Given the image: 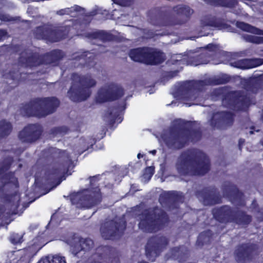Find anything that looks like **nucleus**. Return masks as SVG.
Returning a JSON list of instances; mask_svg holds the SVG:
<instances>
[{"label":"nucleus","instance_id":"33","mask_svg":"<svg viewBox=\"0 0 263 263\" xmlns=\"http://www.w3.org/2000/svg\"><path fill=\"white\" fill-rule=\"evenodd\" d=\"M6 34V32L5 30H0V40Z\"/></svg>","mask_w":263,"mask_h":263},{"label":"nucleus","instance_id":"20","mask_svg":"<svg viewBox=\"0 0 263 263\" xmlns=\"http://www.w3.org/2000/svg\"><path fill=\"white\" fill-rule=\"evenodd\" d=\"M9 240L13 244L20 243L23 241V235L22 234L13 233L10 235Z\"/></svg>","mask_w":263,"mask_h":263},{"label":"nucleus","instance_id":"38","mask_svg":"<svg viewBox=\"0 0 263 263\" xmlns=\"http://www.w3.org/2000/svg\"><path fill=\"white\" fill-rule=\"evenodd\" d=\"M227 98L223 99V101H222L223 104V105H226V104L227 103Z\"/></svg>","mask_w":263,"mask_h":263},{"label":"nucleus","instance_id":"44","mask_svg":"<svg viewBox=\"0 0 263 263\" xmlns=\"http://www.w3.org/2000/svg\"><path fill=\"white\" fill-rule=\"evenodd\" d=\"M21 62H23V57H21Z\"/></svg>","mask_w":263,"mask_h":263},{"label":"nucleus","instance_id":"48","mask_svg":"<svg viewBox=\"0 0 263 263\" xmlns=\"http://www.w3.org/2000/svg\"><path fill=\"white\" fill-rule=\"evenodd\" d=\"M139 263H147V262H144V261H143V262H139Z\"/></svg>","mask_w":263,"mask_h":263},{"label":"nucleus","instance_id":"7","mask_svg":"<svg viewBox=\"0 0 263 263\" xmlns=\"http://www.w3.org/2000/svg\"><path fill=\"white\" fill-rule=\"evenodd\" d=\"M154 212L145 211L142 215L139 223V228L144 231L148 232H155L161 228L164 217H159L153 219Z\"/></svg>","mask_w":263,"mask_h":263},{"label":"nucleus","instance_id":"26","mask_svg":"<svg viewBox=\"0 0 263 263\" xmlns=\"http://www.w3.org/2000/svg\"><path fill=\"white\" fill-rule=\"evenodd\" d=\"M249 41L252 43H263V37H257L255 36H250L249 39Z\"/></svg>","mask_w":263,"mask_h":263},{"label":"nucleus","instance_id":"37","mask_svg":"<svg viewBox=\"0 0 263 263\" xmlns=\"http://www.w3.org/2000/svg\"><path fill=\"white\" fill-rule=\"evenodd\" d=\"M204 235V234H203V233L201 234L199 236L198 240H202L203 239Z\"/></svg>","mask_w":263,"mask_h":263},{"label":"nucleus","instance_id":"9","mask_svg":"<svg viewBox=\"0 0 263 263\" xmlns=\"http://www.w3.org/2000/svg\"><path fill=\"white\" fill-rule=\"evenodd\" d=\"M42 132L40 125L33 124L25 127L19 134V138L22 142H31L36 140Z\"/></svg>","mask_w":263,"mask_h":263},{"label":"nucleus","instance_id":"30","mask_svg":"<svg viewBox=\"0 0 263 263\" xmlns=\"http://www.w3.org/2000/svg\"><path fill=\"white\" fill-rule=\"evenodd\" d=\"M206 48L209 50V51H216L219 49V47L218 45L212 44H209L206 46Z\"/></svg>","mask_w":263,"mask_h":263},{"label":"nucleus","instance_id":"11","mask_svg":"<svg viewBox=\"0 0 263 263\" xmlns=\"http://www.w3.org/2000/svg\"><path fill=\"white\" fill-rule=\"evenodd\" d=\"M161 139L165 144L170 147L180 148L183 145L182 143V140H183V138L177 135L175 132L165 133L163 134Z\"/></svg>","mask_w":263,"mask_h":263},{"label":"nucleus","instance_id":"12","mask_svg":"<svg viewBox=\"0 0 263 263\" xmlns=\"http://www.w3.org/2000/svg\"><path fill=\"white\" fill-rule=\"evenodd\" d=\"M263 64V59H245L238 61L236 66L241 69H249L261 65Z\"/></svg>","mask_w":263,"mask_h":263},{"label":"nucleus","instance_id":"45","mask_svg":"<svg viewBox=\"0 0 263 263\" xmlns=\"http://www.w3.org/2000/svg\"><path fill=\"white\" fill-rule=\"evenodd\" d=\"M229 96H230V97H231V96L233 97V96H234V95H233V94H230V95H229Z\"/></svg>","mask_w":263,"mask_h":263},{"label":"nucleus","instance_id":"5","mask_svg":"<svg viewBox=\"0 0 263 263\" xmlns=\"http://www.w3.org/2000/svg\"><path fill=\"white\" fill-rule=\"evenodd\" d=\"M122 88L114 84L105 85L101 88L96 97L97 102L103 103L113 101L123 95Z\"/></svg>","mask_w":263,"mask_h":263},{"label":"nucleus","instance_id":"25","mask_svg":"<svg viewBox=\"0 0 263 263\" xmlns=\"http://www.w3.org/2000/svg\"><path fill=\"white\" fill-rule=\"evenodd\" d=\"M233 116L231 113L225 112L223 115V120L228 123H231L233 121Z\"/></svg>","mask_w":263,"mask_h":263},{"label":"nucleus","instance_id":"3","mask_svg":"<svg viewBox=\"0 0 263 263\" xmlns=\"http://www.w3.org/2000/svg\"><path fill=\"white\" fill-rule=\"evenodd\" d=\"M73 80L76 82L79 81L80 86L78 89H76L75 84H73L68 92L69 98L73 101L86 100L91 93L89 88L96 85V80L89 75L80 78L76 74L73 75Z\"/></svg>","mask_w":263,"mask_h":263},{"label":"nucleus","instance_id":"35","mask_svg":"<svg viewBox=\"0 0 263 263\" xmlns=\"http://www.w3.org/2000/svg\"><path fill=\"white\" fill-rule=\"evenodd\" d=\"M66 10H60L59 11H58L57 12V13L60 15H63L66 13Z\"/></svg>","mask_w":263,"mask_h":263},{"label":"nucleus","instance_id":"47","mask_svg":"<svg viewBox=\"0 0 263 263\" xmlns=\"http://www.w3.org/2000/svg\"><path fill=\"white\" fill-rule=\"evenodd\" d=\"M59 52V51H54V53H57V52Z\"/></svg>","mask_w":263,"mask_h":263},{"label":"nucleus","instance_id":"17","mask_svg":"<svg viewBox=\"0 0 263 263\" xmlns=\"http://www.w3.org/2000/svg\"><path fill=\"white\" fill-rule=\"evenodd\" d=\"M242 98L239 97L237 99H233L230 101L229 105L230 106H233L234 109L236 110H243L247 107V105L242 102Z\"/></svg>","mask_w":263,"mask_h":263},{"label":"nucleus","instance_id":"10","mask_svg":"<svg viewBox=\"0 0 263 263\" xmlns=\"http://www.w3.org/2000/svg\"><path fill=\"white\" fill-rule=\"evenodd\" d=\"M167 240L165 238L163 237L160 239L153 238L150 239L146 246V254L149 260L153 261L154 258L157 255V251L159 248L163 246L166 245Z\"/></svg>","mask_w":263,"mask_h":263},{"label":"nucleus","instance_id":"23","mask_svg":"<svg viewBox=\"0 0 263 263\" xmlns=\"http://www.w3.org/2000/svg\"><path fill=\"white\" fill-rule=\"evenodd\" d=\"M179 13L188 16L192 13V10L187 6H181L177 9Z\"/></svg>","mask_w":263,"mask_h":263},{"label":"nucleus","instance_id":"31","mask_svg":"<svg viewBox=\"0 0 263 263\" xmlns=\"http://www.w3.org/2000/svg\"><path fill=\"white\" fill-rule=\"evenodd\" d=\"M57 134L59 133L61 134L62 132H66L67 128L66 127H61V128H58L57 129Z\"/></svg>","mask_w":263,"mask_h":263},{"label":"nucleus","instance_id":"15","mask_svg":"<svg viewBox=\"0 0 263 263\" xmlns=\"http://www.w3.org/2000/svg\"><path fill=\"white\" fill-rule=\"evenodd\" d=\"M12 129L11 124L6 120L0 121V136L4 137L8 135Z\"/></svg>","mask_w":263,"mask_h":263},{"label":"nucleus","instance_id":"19","mask_svg":"<svg viewBox=\"0 0 263 263\" xmlns=\"http://www.w3.org/2000/svg\"><path fill=\"white\" fill-rule=\"evenodd\" d=\"M208 26L214 27L218 28L219 29H223L226 28V24L222 23L220 20L212 18L206 24Z\"/></svg>","mask_w":263,"mask_h":263},{"label":"nucleus","instance_id":"46","mask_svg":"<svg viewBox=\"0 0 263 263\" xmlns=\"http://www.w3.org/2000/svg\"><path fill=\"white\" fill-rule=\"evenodd\" d=\"M261 144L263 145V139L260 141Z\"/></svg>","mask_w":263,"mask_h":263},{"label":"nucleus","instance_id":"29","mask_svg":"<svg viewBox=\"0 0 263 263\" xmlns=\"http://www.w3.org/2000/svg\"><path fill=\"white\" fill-rule=\"evenodd\" d=\"M145 172L144 176L146 177L147 176L149 179L152 177L154 174L153 169L152 167L147 168L145 170Z\"/></svg>","mask_w":263,"mask_h":263},{"label":"nucleus","instance_id":"13","mask_svg":"<svg viewBox=\"0 0 263 263\" xmlns=\"http://www.w3.org/2000/svg\"><path fill=\"white\" fill-rule=\"evenodd\" d=\"M37 263H67L64 256L60 254L48 256L41 258Z\"/></svg>","mask_w":263,"mask_h":263},{"label":"nucleus","instance_id":"4","mask_svg":"<svg viewBox=\"0 0 263 263\" xmlns=\"http://www.w3.org/2000/svg\"><path fill=\"white\" fill-rule=\"evenodd\" d=\"M129 55L134 61L144 62L148 64H158L164 60L163 53L147 48L131 50Z\"/></svg>","mask_w":263,"mask_h":263},{"label":"nucleus","instance_id":"28","mask_svg":"<svg viewBox=\"0 0 263 263\" xmlns=\"http://www.w3.org/2000/svg\"><path fill=\"white\" fill-rule=\"evenodd\" d=\"M71 163V161L70 160L68 159V160H67L65 164H64L63 166H62V168H60L59 170H58V172L57 173L58 174H61V173H63L65 172V171L66 170V168H67V166L70 164Z\"/></svg>","mask_w":263,"mask_h":263},{"label":"nucleus","instance_id":"43","mask_svg":"<svg viewBox=\"0 0 263 263\" xmlns=\"http://www.w3.org/2000/svg\"><path fill=\"white\" fill-rule=\"evenodd\" d=\"M3 20H4V21H9V19H7H7H6V18H3Z\"/></svg>","mask_w":263,"mask_h":263},{"label":"nucleus","instance_id":"27","mask_svg":"<svg viewBox=\"0 0 263 263\" xmlns=\"http://www.w3.org/2000/svg\"><path fill=\"white\" fill-rule=\"evenodd\" d=\"M34 60V57L32 56L29 57L26 60V64L27 66H35L36 64L33 63V61Z\"/></svg>","mask_w":263,"mask_h":263},{"label":"nucleus","instance_id":"24","mask_svg":"<svg viewBox=\"0 0 263 263\" xmlns=\"http://www.w3.org/2000/svg\"><path fill=\"white\" fill-rule=\"evenodd\" d=\"M6 178L7 179H9L8 183H12L15 187L17 186V180L15 177L14 176L13 174L7 175Z\"/></svg>","mask_w":263,"mask_h":263},{"label":"nucleus","instance_id":"6","mask_svg":"<svg viewBox=\"0 0 263 263\" xmlns=\"http://www.w3.org/2000/svg\"><path fill=\"white\" fill-rule=\"evenodd\" d=\"M100 201V195L98 192L91 195L90 192L85 190L78 193L72 198V202L78 208H90Z\"/></svg>","mask_w":263,"mask_h":263},{"label":"nucleus","instance_id":"18","mask_svg":"<svg viewBox=\"0 0 263 263\" xmlns=\"http://www.w3.org/2000/svg\"><path fill=\"white\" fill-rule=\"evenodd\" d=\"M46 37L51 42H57L64 37L61 36V32L60 31H52Z\"/></svg>","mask_w":263,"mask_h":263},{"label":"nucleus","instance_id":"2","mask_svg":"<svg viewBox=\"0 0 263 263\" xmlns=\"http://www.w3.org/2000/svg\"><path fill=\"white\" fill-rule=\"evenodd\" d=\"M59 105V101L55 98L38 99L26 105L24 109L28 116L41 117L53 112Z\"/></svg>","mask_w":263,"mask_h":263},{"label":"nucleus","instance_id":"16","mask_svg":"<svg viewBox=\"0 0 263 263\" xmlns=\"http://www.w3.org/2000/svg\"><path fill=\"white\" fill-rule=\"evenodd\" d=\"M81 241V239L78 237H74L72 240H68V244L71 247V251L72 253L74 255H76L79 251L84 250L83 249H81L82 247V245H80V241Z\"/></svg>","mask_w":263,"mask_h":263},{"label":"nucleus","instance_id":"41","mask_svg":"<svg viewBox=\"0 0 263 263\" xmlns=\"http://www.w3.org/2000/svg\"><path fill=\"white\" fill-rule=\"evenodd\" d=\"M137 157L139 159L142 157V155H141V154H138Z\"/></svg>","mask_w":263,"mask_h":263},{"label":"nucleus","instance_id":"36","mask_svg":"<svg viewBox=\"0 0 263 263\" xmlns=\"http://www.w3.org/2000/svg\"><path fill=\"white\" fill-rule=\"evenodd\" d=\"M244 218H245L247 220L246 223H247V222L250 221V220H251L250 217L249 216H245Z\"/></svg>","mask_w":263,"mask_h":263},{"label":"nucleus","instance_id":"14","mask_svg":"<svg viewBox=\"0 0 263 263\" xmlns=\"http://www.w3.org/2000/svg\"><path fill=\"white\" fill-rule=\"evenodd\" d=\"M237 26L240 29L255 34L263 35V31L243 22H237Z\"/></svg>","mask_w":263,"mask_h":263},{"label":"nucleus","instance_id":"34","mask_svg":"<svg viewBox=\"0 0 263 263\" xmlns=\"http://www.w3.org/2000/svg\"><path fill=\"white\" fill-rule=\"evenodd\" d=\"M238 252H236L237 255L238 257L240 256H245V252H240L239 250L237 251Z\"/></svg>","mask_w":263,"mask_h":263},{"label":"nucleus","instance_id":"40","mask_svg":"<svg viewBox=\"0 0 263 263\" xmlns=\"http://www.w3.org/2000/svg\"><path fill=\"white\" fill-rule=\"evenodd\" d=\"M156 150H153L151 152V153L153 154V155H155L156 154Z\"/></svg>","mask_w":263,"mask_h":263},{"label":"nucleus","instance_id":"39","mask_svg":"<svg viewBox=\"0 0 263 263\" xmlns=\"http://www.w3.org/2000/svg\"><path fill=\"white\" fill-rule=\"evenodd\" d=\"M100 34V32L97 33L95 34V37H99V36Z\"/></svg>","mask_w":263,"mask_h":263},{"label":"nucleus","instance_id":"32","mask_svg":"<svg viewBox=\"0 0 263 263\" xmlns=\"http://www.w3.org/2000/svg\"><path fill=\"white\" fill-rule=\"evenodd\" d=\"M14 199L15 200H16V202L13 201L14 205L15 206H17L18 205V200L20 199V198H19V197L17 195H15L14 197Z\"/></svg>","mask_w":263,"mask_h":263},{"label":"nucleus","instance_id":"21","mask_svg":"<svg viewBox=\"0 0 263 263\" xmlns=\"http://www.w3.org/2000/svg\"><path fill=\"white\" fill-rule=\"evenodd\" d=\"M81 249H83L85 250L89 249L93 245V241L90 239H81L80 241V245H82Z\"/></svg>","mask_w":263,"mask_h":263},{"label":"nucleus","instance_id":"1","mask_svg":"<svg viewBox=\"0 0 263 263\" xmlns=\"http://www.w3.org/2000/svg\"><path fill=\"white\" fill-rule=\"evenodd\" d=\"M177 169L181 175H202L209 169V161L204 154L195 150L183 153L178 158Z\"/></svg>","mask_w":263,"mask_h":263},{"label":"nucleus","instance_id":"22","mask_svg":"<svg viewBox=\"0 0 263 263\" xmlns=\"http://www.w3.org/2000/svg\"><path fill=\"white\" fill-rule=\"evenodd\" d=\"M236 4L235 0H219L217 2V5L227 7H234Z\"/></svg>","mask_w":263,"mask_h":263},{"label":"nucleus","instance_id":"8","mask_svg":"<svg viewBox=\"0 0 263 263\" xmlns=\"http://www.w3.org/2000/svg\"><path fill=\"white\" fill-rule=\"evenodd\" d=\"M125 222L122 220L119 223L114 221H108L101 228V232L105 239H110L111 237L119 234L125 229Z\"/></svg>","mask_w":263,"mask_h":263},{"label":"nucleus","instance_id":"42","mask_svg":"<svg viewBox=\"0 0 263 263\" xmlns=\"http://www.w3.org/2000/svg\"><path fill=\"white\" fill-rule=\"evenodd\" d=\"M249 133H250V134H253V133H254V132H253V130H250V131L249 132Z\"/></svg>","mask_w":263,"mask_h":263}]
</instances>
